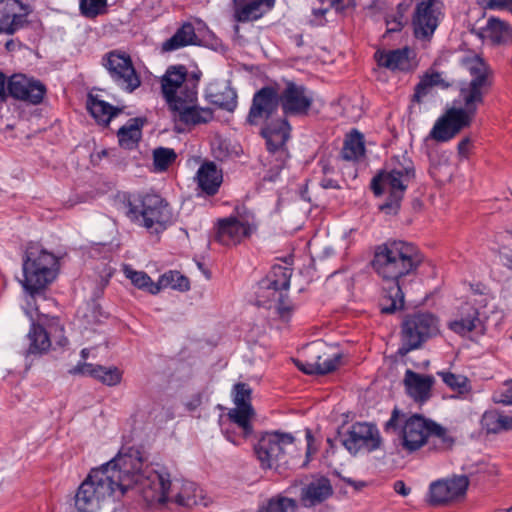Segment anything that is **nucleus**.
<instances>
[{
    "label": "nucleus",
    "instance_id": "obj_1",
    "mask_svg": "<svg viewBox=\"0 0 512 512\" xmlns=\"http://www.w3.org/2000/svg\"><path fill=\"white\" fill-rule=\"evenodd\" d=\"M139 450L120 451L112 460L94 468L78 487L74 496L77 512H109L112 504L130 489L140 494L141 468Z\"/></svg>",
    "mask_w": 512,
    "mask_h": 512
},
{
    "label": "nucleus",
    "instance_id": "obj_2",
    "mask_svg": "<svg viewBox=\"0 0 512 512\" xmlns=\"http://www.w3.org/2000/svg\"><path fill=\"white\" fill-rule=\"evenodd\" d=\"M423 262L424 255L410 242L392 240L375 247L371 267L383 282L390 284L382 298V313L392 314L404 308L405 295Z\"/></svg>",
    "mask_w": 512,
    "mask_h": 512
},
{
    "label": "nucleus",
    "instance_id": "obj_3",
    "mask_svg": "<svg viewBox=\"0 0 512 512\" xmlns=\"http://www.w3.org/2000/svg\"><path fill=\"white\" fill-rule=\"evenodd\" d=\"M461 64L471 79L461 84L459 99L461 107H452L439 117L427 139L439 143L453 139L463 128L469 127L484 103L485 96L493 86V71L479 55H470L461 59Z\"/></svg>",
    "mask_w": 512,
    "mask_h": 512
},
{
    "label": "nucleus",
    "instance_id": "obj_4",
    "mask_svg": "<svg viewBox=\"0 0 512 512\" xmlns=\"http://www.w3.org/2000/svg\"><path fill=\"white\" fill-rule=\"evenodd\" d=\"M140 494L149 505L171 502L180 507L192 508L208 504L203 490L196 483L171 479L168 472L150 466L141 468Z\"/></svg>",
    "mask_w": 512,
    "mask_h": 512
},
{
    "label": "nucleus",
    "instance_id": "obj_5",
    "mask_svg": "<svg viewBox=\"0 0 512 512\" xmlns=\"http://www.w3.org/2000/svg\"><path fill=\"white\" fill-rule=\"evenodd\" d=\"M414 179L415 167L406 154L391 158L386 168L377 173L370 184L376 196L387 194V199L379 206L380 211L387 215H396L405 191Z\"/></svg>",
    "mask_w": 512,
    "mask_h": 512
},
{
    "label": "nucleus",
    "instance_id": "obj_6",
    "mask_svg": "<svg viewBox=\"0 0 512 512\" xmlns=\"http://www.w3.org/2000/svg\"><path fill=\"white\" fill-rule=\"evenodd\" d=\"M22 286L34 295L52 283L59 270L58 258L40 244L30 242L26 246L22 263Z\"/></svg>",
    "mask_w": 512,
    "mask_h": 512
},
{
    "label": "nucleus",
    "instance_id": "obj_7",
    "mask_svg": "<svg viewBox=\"0 0 512 512\" xmlns=\"http://www.w3.org/2000/svg\"><path fill=\"white\" fill-rule=\"evenodd\" d=\"M126 209V216L146 229L159 232L165 228L169 220L167 202L157 194L132 195L123 193L118 195Z\"/></svg>",
    "mask_w": 512,
    "mask_h": 512
},
{
    "label": "nucleus",
    "instance_id": "obj_8",
    "mask_svg": "<svg viewBox=\"0 0 512 512\" xmlns=\"http://www.w3.org/2000/svg\"><path fill=\"white\" fill-rule=\"evenodd\" d=\"M291 272L283 267L274 268L273 275L262 279L256 288V305L266 309H274L282 319H288L291 306L287 298Z\"/></svg>",
    "mask_w": 512,
    "mask_h": 512
},
{
    "label": "nucleus",
    "instance_id": "obj_9",
    "mask_svg": "<svg viewBox=\"0 0 512 512\" xmlns=\"http://www.w3.org/2000/svg\"><path fill=\"white\" fill-rule=\"evenodd\" d=\"M295 451L294 436L278 431L265 433L254 446V452L263 469H278L289 465Z\"/></svg>",
    "mask_w": 512,
    "mask_h": 512
},
{
    "label": "nucleus",
    "instance_id": "obj_10",
    "mask_svg": "<svg viewBox=\"0 0 512 512\" xmlns=\"http://www.w3.org/2000/svg\"><path fill=\"white\" fill-rule=\"evenodd\" d=\"M291 126L285 118L268 122L261 130V135L266 140V147L269 153L267 162L271 165L269 174L264 180L274 181L280 171L285 167L289 158L286 142L290 137Z\"/></svg>",
    "mask_w": 512,
    "mask_h": 512
},
{
    "label": "nucleus",
    "instance_id": "obj_11",
    "mask_svg": "<svg viewBox=\"0 0 512 512\" xmlns=\"http://www.w3.org/2000/svg\"><path fill=\"white\" fill-rule=\"evenodd\" d=\"M438 319L431 313L419 312L407 315L401 325V355L419 348L429 338L437 335Z\"/></svg>",
    "mask_w": 512,
    "mask_h": 512
},
{
    "label": "nucleus",
    "instance_id": "obj_12",
    "mask_svg": "<svg viewBox=\"0 0 512 512\" xmlns=\"http://www.w3.org/2000/svg\"><path fill=\"white\" fill-rule=\"evenodd\" d=\"M102 64L107 69L112 80L122 90L132 93L140 87V76L128 54L111 51L103 57Z\"/></svg>",
    "mask_w": 512,
    "mask_h": 512
},
{
    "label": "nucleus",
    "instance_id": "obj_13",
    "mask_svg": "<svg viewBox=\"0 0 512 512\" xmlns=\"http://www.w3.org/2000/svg\"><path fill=\"white\" fill-rule=\"evenodd\" d=\"M27 338L29 340L27 353L33 355L47 353L53 344L64 347L68 343L64 335V328L58 321L49 323L47 328L32 323Z\"/></svg>",
    "mask_w": 512,
    "mask_h": 512
},
{
    "label": "nucleus",
    "instance_id": "obj_14",
    "mask_svg": "<svg viewBox=\"0 0 512 512\" xmlns=\"http://www.w3.org/2000/svg\"><path fill=\"white\" fill-rule=\"evenodd\" d=\"M197 90L193 85L185 91V97L172 101L170 109L174 113V120L186 126L199 125L210 122L213 119V111L210 108H201L196 105Z\"/></svg>",
    "mask_w": 512,
    "mask_h": 512
},
{
    "label": "nucleus",
    "instance_id": "obj_15",
    "mask_svg": "<svg viewBox=\"0 0 512 512\" xmlns=\"http://www.w3.org/2000/svg\"><path fill=\"white\" fill-rule=\"evenodd\" d=\"M280 105L285 115L306 116L313 103L314 95L304 85L289 81L285 88L279 92Z\"/></svg>",
    "mask_w": 512,
    "mask_h": 512
},
{
    "label": "nucleus",
    "instance_id": "obj_16",
    "mask_svg": "<svg viewBox=\"0 0 512 512\" xmlns=\"http://www.w3.org/2000/svg\"><path fill=\"white\" fill-rule=\"evenodd\" d=\"M430 419L419 414L407 418L399 433V445L407 453L420 450L429 439Z\"/></svg>",
    "mask_w": 512,
    "mask_h": 512
},
{
    "label": "nucleus",
    "instance_id": "obj_17",
    "mask_svg": "<svg viewBox=\"0 0 512 512\" xmlns=\"http://www.w3.org/2000/svg\"><path fill=\"white\" fill-rule=\"evenodd\" d=\"M469 479L465 475L434 481L429 486L428 502L433 506L446 505L466 494Z\"/></svg>",
    "mask_w": 512,
    "mask_h": 512
},
{
    "label": "nucleus",
    "instance_id": "obj_18",
    "mask_svg": "<svg viewBox=\"0 0 512 512\" xmlns=\"http://www.w3.org/2000/svg\"><path fill=\"white\" fill-rule=\"evenodd\" d=\"M342 445L351 453L356 454L364 448L374 451L381 445V437L377 427L369 423L357 422L340 438Z\"/></svg>",
    "mask_w": 512,
    "mask_h": 512
},
{
    "label": "nucleus",
    "instance_id": "obj_19",
    "mask_svg": "<svg viewBox=\"0 0 512 512\" xmlns=\"http://www.w3.org/2000/svg\"><path fill=\"white\" fill-rule=\"evenodd\" d=\"M440 14V6L437 0L419 2L412 21L415 37L429 40L439 24Z\"/></svg>",
    "mask_w": 512,
    "mask_h": 512
},
{
    "label": "nucleus",
    "instance_id": "obj_20",
    "mask_svg": "<svg viewBox=\"0 0 512 512\" xmlns=\"http://www.w3.org/2000/svg\"><path fill=\"white\" fill-rule=\"evenodd\" d=\"M280 105L279 91L273 86H265L258 90L252 99L247 122L257 125L262 120H268Z\"/></svg>",
    "mask_w": 512,
    "mask_h": 512
},
{
    "label": "nucleus",
    "instance_id": "obj_21",
    "mask_svg": "<svg viewBox=\"0 0 512 512\" xmlns=\"http://www.w3.org/2000/svg\"><path fill=\"white\" fill-rule=\"evenodd\" d=\"M28 7L20 0H0V33L12 35L27 23Z\"/></svg>",
    "mask_w": 512,
    "mask_h": 512
},
{
    "label": "nucleus",
    "instance_id": "obj_22",
    "mask_svg": "<svg viewBox=\"0 0 512 512\" xmlns=\"http://www.w3.org/2000/svg\"><path fill=\"white\" fill-rule=\"evenodd\" d=\"M7 91L15 99L39 104L46 93L45 86L23 75H14L7 84Z\"/></svg>",
    "mask_w": 512,
    "mask_h": 512
},
{
    "label": "nucleus",
    "instance_id": "obj_23",
    "mask_svg": "<svg viewBox=\"0 0 512 512\" xmlns=\"http://www.w3.org/2000/svg\"><path fill=\"white\" fill-rule=\"evenodd\" d=\"M186 75L187 71L184 66L171 67L164 75L161 82L162 93L169 106L172 105V101L185 97V91L194 85L189 86L185 83Z\"/></svg>",
    "mask_w": 512,
    "mask_h": 512
},
{
    "label": "nucleus",
    "instance_id": "obj_24",
    "mask_svg": "<svg viewBox=\"0 0 512 512\" xmlns=\"http://www.w3.org/2000/svg\"><path fill=\"white\" fill-rule=\"evenodd\" d=\"M251 233L248 223L242 222L235 217L222 219L218 222L216 239L219 243L230 246L240 243Z\"/></svg>",
    "mask_w": 512,
    "mask_h": 512
},
{
    "label": "nucleus",
    "instance_id": "obj_25",
    "mask_svg": "<svg viewBox=\"0 0 512 512\" xmlns=\"http://www.w3.org/2000/svg\"><path fill=\"white\" fill-rule=\"evenodd\" d=\"M332 494L330 480L321 476L314 478L301 489L300 500L304 507H313L327 500Z\"/></svg>",
    "mask_w": 512,
    "mask_h": 512
},
{
    "label": "nucleus",
    "instance_id": "obj_26",
    "mask_svg": "<svg viewBox=\"0 0 512 512\" xmlns=\"http://www.w3.org/2000/svg\"><path fill=\"white\" fill-rule=\"evenodd\" d=\"M274 5L275 0H233V16L237 22L257 20Z\"/></svg>",
    "mask_w": 512,
    "mask_h": 512
},
{
    "label": "nucleus",
    "instance_id": "obj_27",
    "mask_svg": "<svg viewBox=\"0 0 512 512\" xmlns=\"http://www.w3.org/2000/svg\"><path fill=\"white\" fill-rule=\"evenodd\" d=\"M477 35L491 45H504L512 39L511 25L498 17H490Z\"/></svg>",
    "mask_w": 512,
    "mask_h": 512
},
{
    "label": "nucleus",
    "instance_id": "obj_28",
    "mask_svg": "<svg viewBox=\"0 0 512 512\" xmlns=\"http://www.w3.org/2000/svg\"><path fill=\"white\" fill-rule=\"evenodd\" d=\"M412 51L408 47L395 50H377L374 59L381 67L392 71H409L412 68Z\"/></svg>",
    "mask_w": 512,
    "mask_h": 512
},
{
    "label": "nucleus",
    "instance_id": "obj_29",
    "mask_svg": "<svg viewBox=\"0 0 512 512\" xmlns=\"http://www.w3.org/2000/svg\"><path fill=\"white\" fill-rule=\"evenodd\" d=\"M404 383L407 393L417 402H424L430 397L431 388L434 384V377L421 375L412 370L405 373Z\"/></svg>",
    "mask_w": 512,
    "mask_h": 512
},
{
    "label": "nucleus",
    "instance_id": "obj_30",
    "mask_svg": "<svg viewBox=\"0 0 512 512\" xmlns=\"http://www.w3.org/2000/svg\"><path fill=\"white\" fill-rule=\"evenodd\" d=\"M197 186L200 191L208 196L215 195L222 183V172L213 162L202 164L196 174Z\"/></svg>",
    "mask_w": 512,
    "mask_h": 512
},
{
    "label": "nucleus",
    "instance_id": "obj_31",
    "mask_svg": "<svg viewBox=\"0 0 512 512\" xmlns=\"http://www.w3.org/2000/svg\"><path fill=\"white\" fill-rule=\"evenodd\" d=\"M449 328L460 335H466L472 331L482 333L484 330L478 310L469 304L462 307L460 318L451 321Z\"/></svg>",
    "mask_w": 512,
    "mask_h": 512
},
{
    "label": "nucleus",
    "instance_id": "obj_32",
    "mask_svg": "<svg viewBox=\"0 0 512 512\" xmlns=\"http://www.w3.org/2000/svg\"><path fill=\"white\" fill-rule=\"evenodd\" d=\"M254 415L253 407L245 406L230 409L227 417L231 424L239 430V436L247 439L253 433L252 419Z\"/></svg>",
    "mask_w": 512,
    "mask_h": 512
},
{
    "label": "nucleus",
    "instance_id": "obj_33",
    "mask_svg": "<svg viewBox=\"0 0 512 512\" xmlns=\"http://www.w3.org/2000/svg\"><path fill=\"white\" fill-rule=\"evenodd\" d=\"M87 109L97 123L104 126H107L111 119L121 112V109L93 95L88 96Z\"/></svg>",
    "mask_w": 512,
    "mask_h": 512
},
{
    "label": "nucleus",
    "instance_id": "obj_34",
    "mask_svg": "<svg viewBox=\"0 0 512 512\" xmlns=\"http://www.w3.org/2000/svg\"><path fill=\"white\" fill-rule=\"evenodd\" d=\"M143 125L141 118L129 119L117 132L120 146L124 149L134 148L141 139Z\"/></svg>",
    "mask_w": 512,
    "mask_h": 512
},
{
    "label": "nucleus",
    "instance_id": "obj_35",
    "mask_svg": "<svg viewBox=\"0 0 512 512\" xmlns=\"http://www.w3.org/2000/svg\"><path fill=\"white\" fill-rule=\"evenodd\" d=\"M196 42L197 35L194 26L187 22L178 28L174 35L162 44V50L174 51L188 45H194Z\"/></svg>",
    "mask_w": 512,
    "mask_h": 512
},
{
    "label": "nucleus",
    "instance_id": "obj_36",
    "mask_svg": "<svg viewBox=\"0 0 512 512\" xmlns=\"http://www.w3.org/2000/svg\"><path fill=\"white\" fill-rule=\"evenodd\" d=\"M481 424L488 433H499L512 429V415L491 409L486 411L481 419Z\"/></svg>",
    "mask_w": 512,
    "mask_h": 512
},
{
    "label": "nucleus",
    "instance_id": "obj_37",
    "mask_svg": "<svg viewBox=\"0 0 512 512\" xmlns=\"http://www.w3.org/2000/svg\"><path fill=\"white\" fill-rule=\"evenodd\" d=\"M340 359V354H329L326 352V356L323 358V362L303 363L301 361H297V366L306 374H327L338 367Z\"/></svg>",
    "mask_w": 512,
    "mask_h": 512
},
{
    "label": "nucleus",
    "instance_id": "obj_38",
    "mask_svg": "<svg viewBox=\"0 0 512 512\" xmlns=\"http://www.w3.org/2000/svg\"><path fill=\"white\" fill-rule=\"evenodd\" d=\"M364 151L363 135L357 130H354L348 134L344 140L341 157L348 161L357 160L364 154Z\"/></svg>",
    "mask_w": 512,
    "mask_h": 512
},
{
    "label": "nucleus",
    "instance_id": "obj_39",
    "mask_svg": "<svg viewBox=\"0 0 512 512\" xmlns=\"http://www.w3.org/2000/svg\"><path fill=\"white\" fill-rule=\"evenodd\" d=\"M442 381L453 391L458 397H466L472 391L470 380L462 374H455L449 371H440L437 373Z\"/></svg>",
    "mask_w": 512,
    "mask_h": 512
},
{
    "label": "nucleus",
    "instance_id": "obj_40",
    "mask_svg": "<svg viewBox=\"0 0 512 512\" xmlns=\"http://www.w3.org/2000/svg\"><path fill=\"white\" fill-rule=\"evenodd\" d=\"M125 276L138 289L147 291L153 295L159 293L157 283L153 282L151 277L144 271H136L129 266L124 267Z\"/></svg>",
    "mask_w": 512,
    "mask_h": 512
},
{
    "label": "nucleus",
    "instance_id": "obj_41",
    "mask_svg": "<svg viewBox=\"0 0 512 512\" xmlns=\"http://www.w3.org/2000/svg\"><path fill=\"white\" fill-rule=\"evenodd\" d=\"M157 286L159 287V292L165 288L184 292L190 289V282L188 278L180 272L171 270L160 276Z\"/></svg>",
    "mask_w": 512,
    "mask_h": 512
},
{
    "label": "nucleus",
    "instance_id": "obj_42",
    "mask_svg": "<svg viewBox=\"0 0 512 512\" xmlns=\"http://www.w3.org/2000/svg\"><path fill=\"white\" fill-rule=\"evenodd\" d=\"M298 503L295 499L283 495L271 497L257 512H296Z\"/></svg>",
    "mask_w": 512,
    "mask_h": 512
},
{
    "label": "nucleus",
    "instance_id": "obj_43",
    "mask_svg": "<svg viewBox=\"0 0 512 512\" xmlns=\"http://www.w3.org/2000/svg\"><path fill=\"white\" fill-rule=\"evenodd\" d=\"M409 6L410 4L408 2H401L397 5L396 12L387 15V32H397L403 28V26L407 23L406 13L409 9Z\"/></svg>",
    "mask_w": 512,
    "mask_h": 512
},
{
    "label": "nucleus",
    "instance_id": "obj_44",
    "mask_svg": "<svg viewBox=\"0 0 512 512\" xmlns=\"http://www.w3.org/2000/svg\"><path fill=\"white\" fill-rule=\"evenodd\" d=\"M176 153L171 148L159 147L153 151V164L155 171L163 172L176 160Z\"/></svg>",
    "mask_w": 512,
    "mask_h": 512
},
{
    "label": "nucleus",
    "instance_id": "obj_45",
    "mask_svg": "<svg viewBox=\"0 0 512 512\" xmlns=\"http://www.w3.org/2000/svg\"><path fill=\"white\" fill-rule=\"evenodd\" d=\"M122 375V371L115 366L105 367L99 365L98 371L95 374V379L107 386H116L121 382Z\"/></svg>",
    "mask_w": 512,
    "mask_h": 512
},
{
    "label": "nucleus",
    "instance_id": "obj_46",
    "mask_svg": "<svg viewBox=\"0 0 512 512\" xmlns=\"http://www.w3.org/2000/svg\"><path fill=\"white\" fill-rule=\"evenodd\" d=\"M232 394L235 407L252 406V390L248 384L242 382L235 384L233 387Z\"/></svg>",
    "mask_w": 512,
    "mask_h": 512
},
{
    "label": "nucleus",
    "instance_id": "obj_47",
    "mask_svg": "<svg viewBox=\"0 0 512 512\" xmlns=\"http://www.w3.org/2000/svg\"><path fill=\"white\" fill-rule=\"evenodd\" d=\"M107 0H80V11L87 18H95L103 13Z\"/></svg>",
    "mask_w": 512,
    "mask_h": 512
},
{
    "label": "nucleus",
    "instance_id": "obj_48",
    "mask_svg": "<svg viewBox=\"0 0 512 512\" xmlns=\"http://www.w3.org/2000/svg\"><path fill=\"white\" fill-rule=\"evenodd\" d=\"M429 437L437 438L443 448H450L454 443V439L448 430L432 420H430Z\"/></svg>",
    "mask_w": 512,
    "mask_h": 512
},
{
    "label": "nucleus",
    "instance_id": "obj_49",
    "mask_svg": "<svg viewBox=\"0 0 512 512\" xmlns=\"http://www.w3.org/2000/svg\"><path fill=\"white\" fill-rule=\"evenodd\" d=\"M483 9L512 13V0H477Z\"/></svg>",
    "mask_w": 512,
    "mask_h": 512
},
{
    "label": "nucleus",
    "instance_id": "obj_50",
    "mask_svg": "<svg viewBox=\"0 0 512 512\" xmlns=\"http://www.w3.org/2000/svg\"><path fill=\"white\" fill-rule=\"evenodd\" d=\"M495 403L512 404V383H505L493 393Z\"/></svg>",
    "mask_w": 512,
    "mask_h": 512
},
{
    "label": "nucleus",
    "instance_id": "obj_51",
    "mask_svg": "<svg viewBox=\"0 0 512 512\" xmlns=\"http://www.w3.org/2000/svg\"><path fill=\"white\" fill-rule=\"evenodd\" d=\"M432 88V85L426 81L423 76H421L420 81L415 86L412 101L420 104L423 99L431 92Z\"/></svg>",
    "mask_w": 512,
    "mask_h": 512
},
{
    "label": "nucleus",
    "instance_id": "obj_52",
    "mask_svg": "<svg viewBox=\"0 0 512 512\" xmlns=\"http://www.w3.org/2000/svg\"><path fill=\"white\" fill-rule=\"evenodd\" d=\"M422 76L423 78L426 79V81H428L432 85V87H440L442 89H447L451 86L450 82L447 81L440 72L429 70L425 72Z\"/></svg>",
    "mask_w": 512,
    "mask_h": 512
},
{
    "label": "nucleus",
    "instance_id": "obj_53",
    "mask_svg": "<svg viewBox=\"0 0 512 512\" xmlns=\"http://www.w3.org/2000/svg\"><path fill=\"white\" fill-rule=\"evenodd\" d=\"M99 365H94L91 363H79L75 367H73L69 373L72 375H83V376H91L95 378V374L98 371Z\"/></svg>",
    "mask_w": 512,
    "mask_h": 512
},
{
    "label": "nucleus",
    "instance_id": "obj_54",
    "mask_svg": "<svg viewBox=\"0 0 512 512\" xmlns=\"http://www.w3.org/2000/svg\"><path fill=\"white\" fill-rule=\"evenodd\" d=\"M404 416L405 415L397 407H395L391 413L390 419L384 425L385 432L396 431L399 428L401 419L404 418Z\"/></svg>",
    "mask_w": 512,
    "mask_h": 512
},
{
    "label": "nucleus",
    "instance_id": "obj_55",
    "mask_svg": "<svg viewBox=\"0 0 512 512\" xmlns=\"http://www.w3.org/2000/svg\"><path fill=\"white\" fill-rule=\"evenodd\" d=\"M326 352L322 351L319 345H312L308 350L309 359L305 362H323Z\"/></svg>",
    "mask_w": 512,
    "mask_h": 512
},
{
    "label": "nucleus",
    "instance_id": "obj_56",
    "mask_svg": "<svg viewBox=\"0 0 512 512\" xmlns=\"http://www.w3.org/2000/svg\"><path fill=\"white\" fill-rule=\"evenodd\" d=\"M320 2H328L330 7L337 11H342L354 5V0H319Z\"/></svg>",
    "mask_w": 512,
    "mask_h": 512
},
{
    "label": "nucleus",
    "instance_id": "obj_57",
    "mask_svg": "<svg viewBox=\"0 0 512 512\" xmlns=\"http://www.w3.org/2000/svg\"><path fill=\"white\" fill-rule=\"evenodd\" d=\"M394 490L396 493L401 496H408L410 494L411 489L406 486V484L402 480H397L394 482Z\"/></svg>",
    "mask_w": 512,
    "mask_h": 512
},
{
    "label": "nucleus",
    "instance_id": "obj_58",
    "mask_svg": "<svg viewBox=\"0 0 512 512\" xmlns=\"http://www.w3.org/2000/svg\"><path fill=\"white\" fill-rule=\"evenodd\" d=\"M6 98V77L0 72V101H4Z\"/></svg>",
    "mask_w": 512,
    "mask_h": 512
},
{
    "label": "nucleus",
    "instance_id": "obj_59",
    "mask_svg": "<svg viewBox=\"0 0 512 512\" xmlns=\"http://www.w3.org/2000/svg\"><path fill=\"white\" fill-rule=\"evenodd\" d=\"M470 145V139L464 138L462 139L458 144V151L460 154H465L468 150V147Z\"/></svg>",
    "mask_w": 512,
    "mask_h": 512
},
{
    "label": "nucleus",
    "instance_id": "obj_60",
    "mask_svg": "<svg viewBox=\"0 0 512 512\" xmlns=\"http://www.w3.org/2000/svg\"><path fill=\"white\" fill-rule=\"evenodd\" d=\"M321 186L323 188H325V189H328V188H338L337 182L335 180H333V179H330V178L322 179Z\"/></svg>",
    "mask_w": 512,
    "mask_h": 512
},
{
    "label": "nucleus",
    "instance_id": "obj_61",
    "mask_svg": "<svg viewBox=\"0 0 512 512\" xmlns=\"http://www.w3.org/2000/svg\"><path fill=\"white\" fill-rule=\"evenodd\" d=\"M226 437H227V439H228L230 442H232L233 444H235V445H238V444H239L238 438H237V436H236V434H235V431H234V430H232V431L227 430V431H226Z\"/></svg>",
    "mask_w": 512,
    "mask_h": 512
},
{
    "label": "nucleus",
    "instance_id": "obj_62",
    "mask_svg": "<svg viewBox=\"0 0 512 512\" xmlns=\"http://www.w3.org/2000/svg\"><path fill=\"white\" fill-rule=\"evenodd\" d=\"M306 437H307V441H308L307 455H309L310 451H311V442L313 440V437H312L310 431H307Z\"/></svg>",
    "mask_w": 512,
    "mask_h": 512
},
{
    "label": "nucleus",
    "instance_id": "obj_63",
    "mask_svg": "<svg viewBox=\"0 0 512 512\" xmlns=\"http://www.w3.org/2000/svg\"><path fill=\"white\" fill-rule=\"evenodd\" d=\"M326 11H327V9H315V10H314V14H315L316 16H318V15H321V16H322V15H324V14L326 13Z\"/></svg>",
    "mask_w": 512,
    "mask_h": 512
},
{
    "label": "nucleus",
    "instance_id": "obj_64",
    "mask_svg": "<svg viewBox=\"0 0 512 512\" xmlns=\"http://www.w3.org/2000/svg\"><path fill=\"white\" fill-rule=\"evenodd\" d=\"M507 266L512 269V255L507 257Z\"/></svg>",
    "mask_w": 512,
    "mask_h": 512
}]
</instances>
